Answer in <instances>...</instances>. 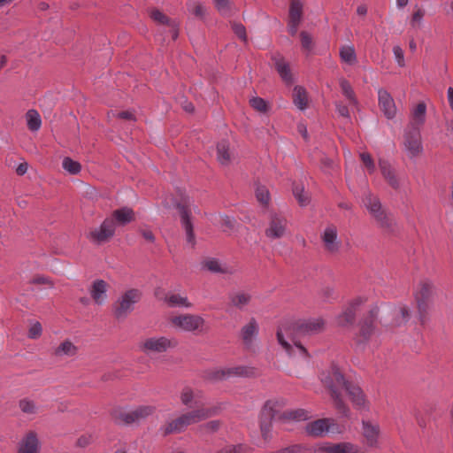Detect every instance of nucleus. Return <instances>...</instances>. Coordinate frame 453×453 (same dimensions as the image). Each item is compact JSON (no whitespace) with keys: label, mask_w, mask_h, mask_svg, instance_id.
I'll list each match as a JSON object with an SVG mask.
<instances>
[{"label":"nucleus","mask_w":453,"mask_h":453,"mask_svg":"<svg viewBox=\"0 0 453 453\" xmlns=\"http://www.w3.org/2000/svg\"><path fill=\"white\" fill-rule=\"evenodd\" d=\"M321 382L329 391L334 408L342 416L349 418V408L345 403L339 391V388L345 389L355 408L361 410L365 407L366 398L362 388L348 380L335 362H332L330 369L321 373Z\"/></svg>","instance_id":"f257e3e1"},{"label":"nucleus","mask_w":453,"mask_h":453,"mask_svg":"<svg viewBox=\"0 0 453 453\" xmlns=\"http://www.w3.org/2000/svg\"><path fill=\"white\" fill-rule=\"evenodd\" d=\"M287 401L283 397L266 400L262 405L258 416V426L261 437L265 441L272 438L273 422L274 419L286 423L290 420L300 421L309 418L308 412L304 409L287 410L280 412Z\"/></svg>","instance_id":"f03ea898"},{"label":"nucleus","mask_w":453,"mask_h":453,"mask_svg":"<svg viewBox=\"0 0 453 453\" xmlns=\"http://www.w3.org/2000/svg\"><path fill=\"white\" fill-rule=\"evenodd\" d=\"M325 320L321 318L308 320L297 319L284 323L283 330L291 340H294L299 336L321 333L325 329Z\"/></svg>","instance_id":"7ed1b4c3"},{"label":"nucleus","mask_w":453,"mask_h":453,"mask_svg":"<svg viewBox=\"0 0 453 453\" xmlns=\"http://www.w3.org/2000/svg\"><path fill=\"white\" fill-rule=\"evenodd\" d=\"M142 298V292L138 288H130L112 304V311L115 319H126L134 311V305Z\"/></svg>","instance_id":"20e7f679"},{"label":"nucleus","mask_w":453,"mask_h":453,"mask_svg":"<svg viewBox=\"0 0 453 453\" xmlns=\"http://www.w3.org/2000/svg\"><path fill=\"white\" fill-rule=\"evenodd\" d=\"M155 410L156 408L151 405H140L129 412L121 410H113L111 412V416L116 424L128 426L139 422L142 419H145L152 415Z\"/></svg>","instance_id":"39448f33"},{"label":"nucleus","mask_w":453,"mask_h":453,"mask_svg":"<svg viewBox=\"0 0 453 453\" xmlns=\"http://www.w3.org/2000/svg\"><path fill=\"white\" fill-rule=\"evenodd\" d=\"M380 312V308L377 304H374L368 313L364 316L360 320L358 321V339H357L356 342L357 344H366L372 338V334H374L375 328H376V320L378 319Z\"/></svg>","instance_id":"423d86ee"},{"label":"nucleus","mask_w":453,"mask_h":453,"mask_svg":"<svg viewBox=\"0 0 453 453\" xmlns=\"http://www.w3.org/2000/svg\"><path fill=\"white\" fill-rule=\"evenodd\" d=\"M433 293V285L429 281L420 283V289L414 294L418 313V320L424 326L428 320L429 303Z\"/></svg>","instance_id":"0eeeda50"},{"label":"nucleus","mask_w":453,"mask_h":453,"mask_svg":"<svg viewBox=\"0 0 453 453\" xmlns=\"http://www.w3.org/2000/svg\"><path fill=\"white\" fill-rule=\"evenodd\" d=\"M403 143L411 157H415L422 152L420 128L416 124L410 123L405 128Z\"/></svg>","instance_id":"6e6552de"},{"label":"nucleus","mask_w":453,"mask_h":453,"mask_svg":"<svg viewBox=\"0 0 453 453\" xmlns=\"http://www.w3.org/2000/svg\"><path fill=\"white\" fill-rule=\"evenodd\" d=\"M171 322L173 326L187 332L203 331V326L205 324L203 317L194 314H181L173 317Z\"/></svg>","instance_id":"1a4fd4ad"},{"label":"nucleus","mask_w":453,"mask_h":453,"mask_svg":"<svg viewBox=\"0 0 453 453\" xmlns=\"http://www.w3.org/2000/svg\"><path fill=\"white\" fill-rule=\"evenodd\" d=\"M196 406L197 407L196 410L182 414L188 426L214 417L220 411V408L217 406L208 408L199 407L196 402Z\"/></svg>","instance_id":"9d476101"},{"label":"nucleus","mask_w":453,"mask_h":453,"mask_svg":"<svg viewBox=\"0 0 453 453\" xmlns=\"http://www.w3.org/2000/svg\"><path fill=\"white\" fill-rule=\"evenodd\" d=\"M115 224L109 218H106L98 229L90 231L88 237L96 244L109 242L115 234Z\"/></svg>","instance_id":"9b49d317"},{"label":"nucleus","mask_w":453,"mask_h":453,"mask_svg":"<svg viewBox=\"0 0 453 453\" xmlns=\"http://www.w3.org/2000/svg\"><path fill=\"white\" fill-rule=\"evenodd\" d=\"M178 344L176 340H170L165 336H161L159 338H148L145 342L140 346L141 350L143 352L152 351V352H165L170 348H175Z\"/></svg>","instance_id":"f8f14e48"},{"label":"nucleus","mask_w":453,"mask_h":453,"mask_svg":"<svg viewBox=\"0 0 453 453\" xmlns=\"http://www.w3.org/2000/svg\"><path fill=\"white\" fill-rule=\"evenodd\" d=\"M333 426H337V423L334 418H323L309 422L305 426V433L312 437H322Z\"/></svg>","instance_id":"ddd939ff"},{"label":"nucleus","mask_w":453,"mask_h":453,"mask_svg":"<svg viewBox=\"0 0 453 453\" xmlns=\"http://www.w3.org/2000/svg\"><path fill=\"white\" fill-rule=\"evenodd\" d=\"M271 60L282 81L287 86L293 85L295 80L290 69L289 63L286 61L285 58L280 52H276L271 55Z\"/></svg>","instance_id":"4468645a"},{"label":"nucleus","mask_w":453,"mask_h":453,"mask_svg":"<svg viewBox=\"0 0 453 453\" xmlns=\"http://www.w3.org/2000/svg\"><path fill=\"white\" fill-rule=\"evenodd\" d=\"M174 207L178 210L180 216L181 225L187 234V241L193 245L196 243V236L194 233V226L191 221V211L188 206L180 202L174 203Z\"/></svg>","instance_id":"2eb2a0df"},{"label":"nucleus","mask_w":453,"mask_h":453,"mask_svg":"<svg viewBox=\"0 0 453 453\" xmlns=\"http://www.w3.org/2000/svg\"><path fill=\"white\" fill-rule=\"evenodd\" d=\"M378 100L380 110L383 112L384 116L392 119L396 114V107L394 98L388 90L380 88L378 91Z\"/></svg>","instance_id":"dca6fc26"},{"label":"nucleus","mask_w":453,"mask_h":453,"mask_svg":"<svg viewBox=\"0 0 453 453\" xmlns=\"http://www.w3.org/2000/svg\"><path fill=\"white\" fill-rule=\"evenodd\" d=\"M364 302L365 300L362 297H357L349 302L345 310L338 315V325L341 326L353 325L356 319L357 310Z\"/></svg>","instance_id":"f3484780"},{"label":"nucleus","mask_w":453,"mask_h":453,"mask_svg":"<svg viewBox=\"0 0 453 453\" xmlns=\"http://www.w3.org/2000/svg\"><path fill=\"white\" fill-rule=\"evenodd\" d=\"M287 220L276 213L271 215L269 227L265 230L268 238L279 239L285 234Z\"/></svg>","instance_id":"a211bd4d"},{"label":"nucleus","mask_w":453,"mask_h":453,"mask_svg":"<svg viewBox=\"0 0 453 453\" xmlns=\"http://www.w3.org/2000/svg\"><path fill=\"white\" fill-rule=\"evenodd\" d=\"M109 219L112 220L115 226H124L135 220V214L132 208L124 206L114 210Z\"/></svg>","instance_id":"6ab92c4d"},{"label":"nucleus","mask_w":453,"mask_h":453,"mask_svg":"<svg viewBox=\"0 0 453 453\" xmlns=\"http://www.w3.org/2000/svg\"><path fill=\"white\" fill-rule=\"evenodd\" d=\"M39 440L34 431H30L19 443L18 453H37Z\"/></svg>","instance_id":"aec40b11"},{"label":"nucleus","mask_w":453,"mask_h":453,"mask_svg":"<svg viewBox=\"0 0 453 453\" xmlns=\"http://www.w3.org/2000/svg\"><path fill=\"white\" fill-rule=\"evenodd\" d=\"M379 166L388 185L394 189H398L400 187L399 180L395 175V169L391 166L388 161L380 159Z\"/></svg>","instance_id":"412c9836"},{"label":"nucleus","mask_w":453,"mask_h":453,"mask_svg":"<svg viewBox=\"0 0 453 453\" xmlns=\"http://www.w3.org/2000/svg\"><path fill=\"white\" fill-rule=\"evenodd\" d=\"M380 428L378 426H373L370 421H363V434L365 439V443L371 447H376Z\"/></svg>","instance_id":"4be33fe9"},{"label":"nucleus","mask_w":453,"mask_h":453,"mask_svg":"<svg viewBox=\"0 0 453 453\" xmlns=\"http://www.w3.org/2000/svg\"><path fill=\"white\" fill-rule=\"evenodd\" d=\"M337 239V229L334 226H328L325 229L322 235L326 249L330 252H336L339 250V245L335 243Z\"/></svg>","instance_id":"5701e85b"},{"label":"nucleus","mask_w":453,"mask_h":453,"mask_svg":"<svg viewBox=\"0 0 453 453\" xmlns=\"http://www.w3.org/2000/svg\"><path fill=\"white\" fill-rule=\"evenodd\" d=\"M108 284L104 280H96L91 287L90 295L96 304H101L104 301V296L107 291Z\"/></svg>","instance_id":"b1692460"},{"label":"nucleus","mask_w":453,"mask_h":453,"mask_svg":"<svg viewBox=\"0 0 453 453\" xmlns=\"http://www.w3.org/2000/svg\"><path fill=\"white\" fill-rule=\"evenodd\" d=\"M258 333V325L254 318H251L247 325L241 329V338L245 344H250L253 337Z\"/></svg>","instance_id":"393cba45"},{"label":"nucleus","mask_w":453,"mask_h":453,"mask_svg":"<svg viewBox=\"0 0 453 453\" xmlns=\"http://www.w3.org/2000/svg\"><path fill=\"white\" fill-rule=\"evenodd\" d=\"M188 428L185 419L182 414L177 418L167 423L164 427L163 435L167 436L172 434H180L184 432Z\"/></svg>","instance_id":"a878e982"},{"label":"nucleus","mask_w":453,"mask_h":453,"mask_svg":"<svg viewBox=\"0 0 453 453\" xmlns=\"http://www.w3.org/2000/svg\"><path fill=\"white\" fill-rule=\"evenodd\" d=\"M293 103L300 110L308 106V94L304 87L296 85L293 89Z\"/></svg>","instance_id":"bb28decb"},{"label":"nucleus","mask_w":453,"mask_h":453,"mask_svg":"<svg viewBox=\"0 0 453 453\" xmlns=\"http://www.w3.org/2000/svg\"><path fill=\"white\" fill-rule=\"evenodd\" d=\"M231 375H235L239 377L244 378H257L261 375V372L253 366L247 365H240L236 367L230 368Z\"/></svg>","instance_id":"cd10ccee"},{"label":"nucleus","mask_w":453,"mask_h":453,"mask_svg":"<svg viewBox=\"0 0 453 453\" xmlns=\"http://www.w3.org/2000/svg\"><path fill=\"white\" fill-rule=\"evenodd\" d=\"M218 160L221 165H227L231 161L229 152V142L227 140H221L217 143Z\"/></svg>","instance_id":"c85d7f7f"},{"label":"nucleus","mask_w":453,"mask_h":453,"mask_svg":"<svg viewBox=\"0 0 453 453\" xmlns=\"http://www.w3.org/2000/svg\"><path fill=\"white\" fill-rule=\"evenodd\" d=\"M77 352L78 348L70 340H65L58 348L55 349L54 355L57 357H73Z\"/></svg>","instance_id":"c756f323"},{"label":"nucleus","mask_w":453,"mask_h":453,"mask_svg":"<svg viewBox=\"0 0 453 453\" xmlns=\"http://www.w3.org/2000/svg\"><path fill=\"white\" fill-rule=\"evenodd\" d=\"M292 192L300 206H306L310 203L311 197L308 193L304 191V187L303 184H298L294 181L292 184Z\"/></svg>","instance_id":"7c9ffc66"},{"label":"nucleus","mask_w":453,"mask_h":453,"mask_svg":"<svg viewBox=\"0 0 453 453\" xmlns=\"http://www.w3.org/2000/svg\"><path fill=\"white\" fill-rule=\"evenodd\" d=\"M346 447L345 443H324L319 445L318 449H314L313 453H349Z\"/></svg>","instance_id":"2f4dec72"},{"label":"nucleus","mask_w":453,"mask_h":453,"mask_svg":"<svg viewBox=\"0 0 453 453\" xmlns=\"http://www.w3.org/2000/svg\"><path fill=\"white\" fill-rule=\"evenodd\" d=\"M426 105L424 102H420L417 104L414 111H412L413 121L411 123L416 124L420 128V126L424 125L426 121Z\"/></svg>","instance_id":"473e14b6"},{"label":"nucleus","mask_w":453,"mask_h":453,"mask_svg":"<svg viewBox=\"0 0 453 453\" xmlns=\"http://www.w3.org/2000/svg\"><path fill=\"white\" fill-rule=\"evenodd\" d=\"M288 19L302 20L303 14V4L301 0H289Z\"/></svg>","instance_id":"72a5a7b5"},{"label":"nucleus","mask_w":453,"mask_h":453,"mask_svg":"<svg viewBox=\"0 0 453 453\" xmlns=\"http://www.w3.org/2000/svg\"><path fill=\"white\" fill-rule=\"evenodd\" d=\"M27 127L30 131H37L42 125L40 114L35 110H29L26 113Z\"/></svg>","instance_id":"f704fd0d"},{"label":"nucleus","mask_w":453,"mask_h":453,"mask_svg":"<svg viewBox=\"0 0 453 453\" xmlns=\"http://www.w3.org/2000/svg\"><path fill=\"white\" fill-rule=\"evenodd\" d=\"M340 87H341V89H342V92L343 94V96L353 104H357V97H356V94L352 88V86L351 84L349 83V81H347L346 79L342 78L341 81H340Z\"/></svg>","instance_id":"c9c22d12"},{"label":"nucleus","mask_w":453,"mask_h":453,"mask_svg":"<svg viewBox=\"0 0 453 453\" xmlns=\"http://www.w3.org/2000/svg\"><path fill=\"white\" fill-rule=\"evenodd\" d=\"M340 58L341 59L348 63L349 65H353L357 61V55L354 47L352 46H344L340 50Z\"/></svg>","instance_id":"e433bc0d"},{"label":"nucleus","mask_w":453,"mask_h":453,"mask_svg":"<svg viewBox=\"0 0 453 453\" xmlns=\"http://www.w3.org/2000/svg\"><path fill=\"white\" fill-rule=\"evenodd\" d=\"M150 19L159 25L168 26L173 19L169 18L160 10L153 8L150 12Z\"/></svg>","instance_id":"4c0bfd02"},{"label":"nucleus","mask_w":453,"mask_h":453,"mask_svg":"<svg viewBox=\"0 0 453 453\" xmlns=\"http://www.w3.org/2000/svg\"><path fill=\"white\" fill-rule=\"evenodd\" d=\"M62 166L71 174H78L81 170V165L69 157L63 159Z\"/></svg>","instance_id":"58836bf2"},{"label":"nucleus","mask_w":453,"mask_h":453,"mask_svg":"<svg viewBox=\"0 0 453 453\" xmlns=\"http://www.w3.org/2000/svg\"><path fill=\"white\" fill-rule=\"evenodd\" d=\"M231 376L230 368L209 371L206 378L211 381L224 380Z\"/></svg>","instance_id":"ea45409f"},{"label":"nucleus","mask_w":453,"mask_h":453,"mask_svg":"<svg viewBox=\"0 0 453 453\" xmlns=\"http://www.w3.org/2000/svg\"><path fill=\"white\" fill-rule=\"evenodd\" d=\"M250 105L259 112L265 113L269 111L270 106L267 101L259 96L252 97L250 100Z\"/></svg>","instance_id":"a19ab883"},{"label":"nucleus","mask_w":453,"mask_h":453,"mask_svg":"<svg viewBox=\"0 0 453 453\" xmlns=\"http://www.w3.org/2000/svg\"><path fill=\"white\" fill-rule=\"evenodd\" d=\"M165 302H166L169 306H185L190 307L192 304L188 301L186 297H182L180 295L173 294L168 298H165Z\"/></svg>","instance_id":"79ce46f5"},{"label":"nucleus","mask_w":453,"mask_h":453,"mask_svg":"<svg viewBox=\"0 0 453 453\" xmlns=\"http://www.w3.org/2000/svg\"><path fill=\"white\" fill-rule=\"evenodd\" d=\"M251 299V296L249 294L239 293L230 297L231 303L242 309L244 305H247Z\"/></svg>","instance_id":"37998d69"},{"label":"nucleus","mask_w":453,"mask_h":453,"mask_svg":"<svg viewBox=\"0 0 453 453\" xmlns=\"http://www.w3.org/2000/svg\"><path fill=\"white\" fill-rule=\"evenodd\" d=\"M372 217L376 219L380 227L387 229H390L392 227V221L383 209L379 212H376Z\"/></svg>","instance_id":"c03bdc74"},{"label":"nucleus","mask_w":453,"mask_h":453,"mask_svg":"<svg viewBox=\"0 0 453 453\" xmlns=\"http://www.w3.org/2000/svg\"><path fill=\"white\" fill-rule=\"evenodd\" d=\"M231 28L234 35L242 42L247 43L248 36L246 32V27L242 23H237L235 21L231 22Z\"/></svg>","instance_id":"a18cd8bd"},{"label":"nucleus","mask_w":453,"mask_h":453,"mask_svg":"<svg viewBox=\"0 0 453 453\" xmlns=\"http://www.w3.org/2000/svg\"><path fill=\"white\" fill-rule=\"evenodd\" d=\"M256 197L263 205H268L270 201V193L265 186H259L256 189Z\"/></svg>","instance_id":"49530a36"},{"label":"nucleus","mask_w":453,"mask_h":453,"mask_svg":"<svg viewBox=\"0 0 453 453\" xmlns=\"http://www.w3.org/2000/svg\"><path fill=\"white\" fill-rule=\"evenodd\" d=\"M365 205L372 215H374L382 209L380 199L377 197H372L371 196L367 197Z\"/></svg>","instance_id":"de8ad7c7"},{"label":"nucleus","mask_w":453,"mask_h":453,"mask_svg":"<svg viewBox=\"0 0 453 453\" xmlns=\"http://www.w3.org/2000/svg\"><path fill=\"white\" fill-rule=\"evenodd\" d=\"M220 420H211L200 426V429L207 434H213L219 430L221 426Z\"/></svg>","instance_id":"09e8293b"},{"label":"nucleus","mask_w":453,"mask_h":453,"mask_svg":"<svg viewBox=\"0 0 453 453\" xmlns=\"http://www.w3.org/2000/svg\"><path fill=\"white\" fill-rule=\"evenodd\" d=\"M194 400V392L190 388H185L180 394L181 403L187 407L192 408V401Z\"/></svg>","instance_id":"8fccbe9b"},{"label":"nucleus","mask_w":453,"mask_h":453,"mask_svg":"<svg viewBox=\"0 0 453 453\" xmlns=\"http://www.w3.org/2000/svg\"><path fill=\"white\" fill-rule=\"evenodd\" d=\"M360 158L364 165L366 167L368 173H373L375 170V165L371 154L368 152H363L360 154Z\"/></svg>","instance_id":"3c124183"},{"label":"nucleus","mask_w":453,"mask_h":453,"mask_svg":"<svg viewBox=\"0 0 453 453\" xmlns=\"http://www.w3.org/2000/svg\"><path fill=\"white\" fill-rule=\"evenodd\" d=\"M203 267L212 273H225L216 258H210L204 261Z\"/></svg>","instance_id":"603ef678"},{"label":"nucleus","mask_w":453,"mask_h":453,"mask_svg":"<svg viewBox=\"0 0 453 453\" xmlns=\"http://www.w3.org/2000/svg\"><path fill=\"white\" fill-rule=\"evenodd\" d=\"M311 449L305 448L302 444H295L283 448L276 453H303L304 451H311Z\"/></svg>","instance_id":"864d4df0"},{"label":"nucleus","mask_w":453,"mask_h":453,"mask_svg":"<svg viewBox=\"0 0 453 453\" xmlns=\"http://www.w3.org/2000/svg\"><path fill=\"white\" fill-rule=\"evenodd\" d=\"M19 406L24 413H35V405L33 401L28 399H21L19 403Z\"/></svg>","instance_id":"5fc2aeb1"},{"label":"nucleus","mask_w":453,"mask_h":453,"mask_svg":"<svg viewBox=\"0 0 453 453\" xmlns=\"http://www.w3.org/2000/svg\"><path fill=\"white\" fill-rule=\"evenodd\" d=\"M42 327L40 322L34 323L28 330L27 336L30 339H37L42 335Z\"/></svg>","instance_id":"6e6d98bb"},{"label":"nucleus","mask_w":453,"mask_h":453,"mask_svg":"<svg viewBox=\"0 0 453 453\" xmlns=\"http://www.w3.org/2000/svg\"><path fill=\"white\" fill-rule=\"evenodd\" d=\"M301 43L302 47L307 50H311L312 49V37L306 31H302L300 33Z\"/></svg>","instance_id":"4d7b16f0"},{"label":"nucleus","mask_w":453,"mask_h":453,"mask_svg":"<svg viewBox=\"0 0 453 453\" xmlns=\"http://www.w3.org/2000/svg\"><path fill=\"white\" fill-rule=\"evenodd\" d=\"M217 10L222 14L226 15L230 12L229 0H214Z\"/></svg>","instance_id":"13d9d810"},{"label":"nucleus","mask_w":453,"mask_h":453,"mask_svg":"<svg viewBox=\"0 0 453 453\" xmlns=\"http://www.w3.org/2000/svg\"><path fill=\"white\" fill-rule=\"evenodd\" d=\"M246 451V445L244 444H237V445H228L223 449H221L219 453H243Z\"/></svg>","instance_id":"bf43d9fd"},{"label":"nucleus","mask_w":453,"mask_h":453,"mask_svg":"<svg viewBox=\"0 0 453 453\" xmlns=\"http://www.w3.org/2000/svg\"><path fill=\"white\" fill-rule=\"evenodd\" d=\"M169 27V33L172 36V39L173 41H176L179 37V32H180V23L176 19H173L172 22L168 25Z\"/></svg>","instance_id":"052dcab7"},{"label":"nucleus","mask_w":453,"mask_h":453,"mask_svg":"<svg viewBox=\"0 0 453 453\" xmlns=\"http://www.w3.org/2000/svg\"><path fill=\"white\" fill-rule=\"evenodd\" d=\"M30 283L35 284V285L47 284V285H50V287L54 286L53 281L50 278L45 277L43 275H37V276L34 277L30 280Z\"/></svg>","instance_id":"680f3d73"},{"label":"nucleus","mask_w":453,"mask_h":453,"mask_svg":"<svg viewBox=\"0 0 453 453\" xmlns=\"http://www.w3.org/2000/svg\"><path fill=\"white\" fill-rule=\"evenodd\" d=\"M301 21L302 20L288 19V31L291 36H295L296 35Z\"/></svg>","instance_id":"e2e57ef3"},{"label":"nucleus","mask_w":453,"mask_h":453,"mask_svg":"<svg viewBox=\"0 0 453 453\" xmlns=\"http://www.w3.org/2000/svg\"><path fill=\"white\" fill-rule=\"evenodd\" d=\"M138 232L142 234V236L149 242L154 243L155 242V235L153 232L150 229H143L140 228Z\"/></svg>","instance_id":"0e129e2a"},{"label":"nucleus","mask_w":453,"mask_h":453,"mask_svg":"<svg viewBox=\"0 0 453 453\" xmlns=\"http://www.w3.org/2000/svg\"><path fill=\"white\" fill-rule=\"evenodd\" d=\"M235 220L231 219L229 216L225 215L222 218V226L225 227L224 231L233 230L234 228Z\"/></svg>","instance_id":"69168bd1"},{"label":"nucleus","mask_w":453,"mask_h":453,"mask_svg":"<svg viewBox=\"0 0 453 453\" xmlns=\"http://www.w3.org/2000/svg\"><path fill=\"white\" fill-rule=\"evenodd\" d=\"M393 52L395 54V58L397 59V62L400 66H403L404 65V58H403V50L400 46H395L393 48Z\"/></svg>","instance_id":"338daca9"},{"label":"nucleus","mask_w":453,"mask_h":453,"mask_svg":"<svg viewBox=\"0 0 453 453\" xmlns=\"http://www.w3.org/2000/svg\"><path fill=\"white\" fill-rule=\"evenodd\" d=\"M336 111L340 116L349 118V111L347 105L338 104H336Z\"/></svg>","instance_id":"774afa93"}]
</instances>
